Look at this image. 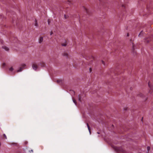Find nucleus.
<instances>
[{"instance_id": "obj_1", "label": "nucleus", "mask_w": 153, "mask_h": 153, "mask_svg": "<svg viewBox=\"0 0 153 153\" xmlns=\"http://www.w3.org/2000/svg\"><path fill=\"white\" fill-rule=\"evenodd\" d=\"M32 67L33 70L36 71L38 68V66L35 63H34L32 65Z\"/></svg>"}, {"instance_id": "obj_2", "label": "nucleus", "mask_w": 153, "mask_h": 153, "mask_svg": "<svg viewBox=\"0 0 153 153\" xmlns=\"http://www.w3.org/2000/svg\"><path fill=\"white\" fill-rule=\"evenodd\" d=\"M43 37H39V43H41L43 41Z\"/></svg>"}, {"instance_id": "obj_3", "label": "nucleus", "mask_w": 153, "mask_h": 153, "mask_svg": "<svg viewBox=\"0 0 153 153\" xmlns=\"http://www.w3.org/2000/svg\"><path fill=\"white\" fill-rule=\"evenodd\" d=\"M2 48L6 51H7L9 50V48L5 46H3L2 47Z\"/></svg>"}, {"instance_id": "obj_4", "label": "nucleus", "mask_w": 153, "mask_h": 153, "mask_svg": "<svg viewBox=\"0 0 153 153\" xmlns=\"http://www.w3.org/2000/svg\"><path fill=\"white\" fill-rule=\"evenodd\" d=\"M138 96L140 97H142V98H143L144 96V95H143V94H142V93L139 94H138Z\"/></svg>"}, {"instance_id": "obj_5", "label": "nucleus", "mask_w": 153, "mask_h": 153, "mask_svg": "<svg viewBox=\"0 0 153 153\" xmlns=\"http://www.w3.org/2000/svg\"><path fill=\"white\" fill-rule=\"evenodd\" d=\"M86 124H87V126L88 130L89 131V133L91 134V130H90V127H89V126L88 125V123H86Z\"/></svg>"}, {"instance_id": "obj_6", "label": "nucleus", "mask_w": 153, "mask_h": 153, "mask_svg": "<svg viewBox=\"0 0 153 153\" xmlns=\"http://www.w3.org/2000/svg\"><path fill=\"white\" fill-rule=\"evenodd\" d=\"M23 69V68L22 67H20L19 70H17V72H19L21 71Z\"/></svg>"}, {"instance_id": "obj_7", "label": "nucleus", "mask_w": 153, "mask_h": 153, "mask_svg": "<svg viewBox=\"0 0 153 153\" xmlns=\"http://www.w3.org/2000/svg\"><path fill=\"white\" fill-rule=\"evenodd\" d=\"M72 100H73V102H74V103L76 105H77V103H76V100H75V99L74 98H72Z\"/></svg>"}, {"instance_id": "obj_8", "label": "nucleus", "mask_w": 153, "mask_h": 153, "mask_svg": "<svg viewBox=\"0 0 153 153\" xmlns=\"http://www.w3.org/2000/svg\"><path fill=\"white\" fill-rule=\"evenodd\" d=\"M10 144L11 145L17 146V143H11Z\"/></svg>"}, {"instance_id": "obj_9", "label": "nucleus", "mask_w": 153, "mask_h": 153, "mask_svg": "<svg viewBox=\"0 0 153 153\" xmlns=\"http://www.w3.org/2000/svg\"><path fill=\"white\" fill-rule=\"evenodd\" d=\"M78 99L79 101V102H81V97L80 96V95H79L78 96Z\"/></svg>"}, {"instance_id": "obj_10", "label": "nucleus", "mask_w": 153, "mask_h": 153, "mask_svg": "<svg viewBox=\"0 0 153 153\" xmlns=\"http://www.w3.org/2000/svg\"><path fill=\"white\" fill-rule=\"evenodd\" d=\"M64 56H66L67 57H68V55L66 53H64Z\"/></svg>"}, {"instance_id": "obj_11", "label": "nucleus", "mask_w": 153, "mask_h": 153, "mask_svg": "<svg viewBox=\"0 0 153 153\" xmlns=\"http://www.w3.org/2000/svg\"><path fill=\"white\" fill-rule=\"evenodd\" d=\"M9 70L11 71H12L13 70V68L12 67H11L9 69Z\"/></svg>"}, {"instance_id": "obj_12", "label": "nucleus", "mask_w": 153, "mask_h": 153, "mask_svg": "<svg viewBox=\"0 0 153 153\" xmlns=\"http://www.w3.org/2000/svg\"><path fill=\"white\" fill-rule=\"evenodd\" d=\"M35 22H35V26H37V25H38V24H37V22L36 20V19H35Z\"/></svg>"}, {"instance_id": "obj_13", "label": "nucleus", "mask_w": 153, "mask_h": 153, "mask_svg": "<svg viewBox=\"0 0 153 153\" xmlns=\"http://www.w3.org/2000/svg\"><path fill=\"white\" fill-rule=\"evenodd\" d=\"M24 143L25 145H27L28 143V142L27 141H25L24 142Z\"/></svg>"}, {"instance_id": "obj_14", "label": "nucleus", "mask_w": 153, "mask_h": 153, "mask_svg": "<svg viewBox=\"0 0 153 153\" xmlns=\"http://www.w3.org/2000/svg\"><path fill=\"white\" fill-rule=\"evenodd\" d=\"M26 66V65L25 64H22V65H21V66L23 67H24L25 66Z\"/></svg>"}, {"instance_id": "obj_15", "label": "nucleus", "mask_w": 153, "mask_h": 153, "mask_svg": "<svg viewBox=\"0 0 153 153\" xmlns=\"http://www.w3.org/2000/svg\"><path fill=\"white\" fill-rule=\"evenodd\" d=\"M64 17H65V19H67L68 18V16L66 15H65Z\"/></svg>"}, {"instance_id": "obj_16", "label": "nucleus", "mask_w": 153, "mask_h": 153, "mask_svg": "<svg viewBox=\"0 0 153 153\" xmlns=\"http://www.w3.org/2000/svg\"><path fill=\"white\" fill-rule=\"evenodd\" d=\"M67 45L66 44H62V45L63 46H66Z\"/></svg>"}, {"instance_id": "obj_17", "label": "nucleus", "mask_w": 153, "mask_h": 153, "mask_svg": "<svg viewBox=\"0 0 153 153\" xmlns=\"http://www.w3.org/2000/svg\"><path fill=\"white\" fill-rule=\"evenodd\" d=\"M147 149L148 151H149L150 149V147L149 146H148L147 148Z\"/></svg>"}, {"instance_id": "obj_18", "label": "nucleus", "mask_w": 153, "mask_h": 153, "mask_svg": "<svg viewBox=\"0 0 153 153\" xmlns=\"http://www.w3.org/2000/svg\"><path fill=\"white\" fill-rule=\"evenodd\" d=\"M3 136H4V137L5 138V139H7V137H6V135L5 134H4Z\"/></svg>"}, {"instance_id": "obj_19", "label": "nucleus", "mask_w": 153, "mask_h": 153, "mask_svg": "<svg viewBox=\"0 0 153 153\" xmlns=\"http://www.w3.org/2000/svg\"><path fill=\"white\" fill-rule=\"evenodd\" d=\"M134 44L132 43V48L133 50H134Z\"/></svg>"}, {"instance_id": "obj_20", "label": "nucleus", "mask_w": 153, "mask_h": 153, "mask_svg": "<svg viewBox=\"0 0 153 153\" xmlns=\"http://www.w3.org/2000/svg\"><path fill=\"white\" fill-rule=\"evenodd\" d=\"M102 64H103L104 65H105V62L104 61H102Z\"/></svg>"}, {"instance_id": "obj_21", "label": "nucleus", "mask_w": 153, "mask_h": 153, "mask_svg": "<svg viewBox=\"0 0 153 153\" xmlns=\"http://www.w3.org/2000/svg\"><path fill=\"white\" fill-rule=\"evenodd\" d=\"M57 81L58 83H59V82H61V80H57Z\"/></svg>"}, {"instance_id": "obj_22", "label": "nucleus", "mask_w": 153, "mask_h": 153, "mask_svg": "<svg viewBox=\"0 0 153 153\" xmlns=\"http://www.w3.org/2000/svg\"><path fill=\"white\" fill-rule=\"evenodd\" d=\"M50 22V20L49 19H48V25H49Z\"/></svg>"}, {"instance_id": "obj_23", "label": "nucleus", "mask_w": 153, "mask_h": 153, "mask_svg": "<svg viewBox=\"0 0 153 153\" xmlns=\"http://www.w3.org/2000/svg\"><path fill=\"white\" fill-rule=\"evenodd\" d=\"M89 71H90V72H91L92 71V69H91V68H90Z\"/></svg>"}, {"instance_id": "obj_24", "label": "nucleus", "mask_w": 153, "mask_h": 153, "mask_svg": "<svg viewBox=\"0 0 153 153\" xmlns=\"http://www.w3.org/2000/svg\"><path fill=\"white\" fill-rule=\"evenodd\" d=\"M53 34V32L52 31H51L50 33V35H51Z\"/></svg>"}, {"instance_id": "obj_25", "label": "nucleus", "mask_w": 153, "mask_h": 153, "mask_svg": "<svg viewBox=\"0 0 153 153\" xmlns=\"http://www.w3.org/2000/svg\"><path fill=\"white\" fill-rule=\"evenodd\" d=\"M148 85H149V87L151 88V87L150 86V84H149V83H148Z\"/></svg>"}, {"instance_id": "obj_26", "label": "nucleus", "mask_w": 153, "mask_h": 153, "mask_svg": "<svg viewBox=\"0 0 153 153\" xmlns=\"http://www.w3.org/2000/svg\"><path fill=\"white\" fill-rule=\"evenodd\" d=\"M29 152H33V150H31L30 151H29Z\"/></svg>"}, {"instance_id": "obj_27", "label": "nucleus", "mask_w": 153, "mask_h": 153, "mask_svg": "<svg viewBox=\"0 0 153 153\" xmlns=\"http://www.w3.org/2000/svg\"><path fill=\"white\" fill-rule=\"evenodd\" d=\"M85 10H86V12L87 13H88V10H87V9H85Z\"/></svg>"}, {"instance_id": "obj_28", "label": "nucleus", "mask_w": 153, "mask_h": 153, "mask_svg": "<svg viewBox=\"0 0 153 153\" xmlns=\"http://www.w3.org/2000/svg\"><path fill=\"white\" fill-rule=\"evenodd\" d=\"M142 31L140 32V33L139 34V36L140 35V34L141 33H142Z\"/></svg>"}, {"instance_id": "obj_29", "label": "nucleus", "mask_w": 153, "mask_h": 153, "mask_svg": "<svg viewBox=\"0 0 153 153\" xmlns=\"http://www.w3.org/2000/svg\"><path fill=\"white\" fill-rule=\"evenodd\" d=\"M146 99H147V98L146 97V98H144V100H146Z\"/></svg>"}, {"instance_id": "obj_30", "label": "nucleus", "mask_w": 153, "mask_h": 153, "mask_svg": "<svg viewBox=\"0 0 153 153\" xmlns=\"http://www.w3.org/2000/svg\"><path fill=\"white\" fill-rule=\"evenodd\" d=\"M97 133L98 134H100V133L99 132H97Z\"/></svg>"}, {"instance_id": "obj_31", "label": "nucleus", "mask_w": 153, "mask_h": 153, "mask_svg": "<svg viewBox=\"0 0 153 153\" xmlns=\"http://www.w3.org/2000/svg\"><path fill=\"white\" fill-rule=\"evenodd\" d=\"M127 36H128V33L127 34Z\"/></svg>"}, {"instance_id": "obj_32", "label": "nucleus", "mask_w": 153, "mask_h": 153, "mask_svg": "<svg viewBox=\"0 0 153 153\" xmlns=\"http://www.w3.org/2000/svg\"><path fill=\"white\" fill-rule=\"evenodd\" d=\"M1 0H0V1H1Z\"/></svg>"}]
</instances>
